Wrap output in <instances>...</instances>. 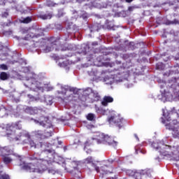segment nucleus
I'll list each match as a JSON object with an SVG mask.
<instances>
[{"label": "nucleus", "instance_id": "a18cd8bd", "mask_svg": "<svg viewBox=\"0 0 179 179\" xmlns=\"http://www.w3.org/2000/svg\"><path fill=\"white\" fill-rule=\"evenodd\" d=\"M129 10H132V7H129Z\"/></svg>", "mask_w": 179, "mask_h": 179}, {"label": "nucleus", "instance_id": "473e14b6", "mask_svg": "<svg viewBox=\"0 0 179 179\" xmlns=\"http://www.w3.org/2000/svg\"><path fill=\"white\" fill-rule=\"evenodd\" d=\"M97 113H99L100 114H102L103 115H104L106 111L103 110V109H99L97 110Z\"/></svg>", "mask_w": 179, "mask_h": 179}, {"label": "nucleus", "instance_id": "ea45409f", "mask_svg": "<svg viewBox=\"0 0 179 179\" xmlns=\"http://www.w3.org/2000/svg\"><path fill=\"white\" fill-rule=\"evenodd\" d=\"M47 90L48 92H50V90H52V87H49Z\"/></svg>", "mask_w": 179, "mask_h": 179}, {"label": "nucleus", "instance_id": "5701e85b", "mask_svg": "<svg viewBox=\"0 0 179 179\" xmlns=\"http://www.w3.org/2000/svg\"><path fill=\"white\" fill-rule=\"evenodd\" d=\"M87 120H88V121H93L94 120V118H96V115H94V114L93 113H89L87 116H86Z\"/></svg>", "mask_w": 179, "mask_h": 179}, {"label": "nucleus", "instance_id": "2f4dec72", "mask_svg": "<svg viewBox=\"0 0 179 179\" xmlns=\"http://www.w3.org/2000/svg\"><path fill=\"white\" fill-rule=\"evenodd\" d=\"M0 179H10L8 175H3L1 176Z\"/></svg>", "mask_w": 179, "mask_h": 179}, {"label": "nucleus", "instance_id": "20e7f679", "mask_svg": "<svg viewBox=\"0 0 179 179\" xmlns=\"http://www.w3.org/2000/svg\"><path fill=\"white\" fill-rule=\"evenodd\" d=\"M152 145L154 149H156V150H159L160 155H162V156H166V157H169L170 160H174L173 152H175V150H177V148H171L170 145H164L163 141L153 143ZM159 148H161V150H159Z\"/></svg>", "mask_w": 179, "mask_h": 179}, {"label": "nucleus", "instance_id": "37998d69", "mask_svg": "<svg viewBox=\"0 0 179 179\" xmlns=\"http://www.w3.org/2000/svg\"><path fill=\"white\" fill-rule=\"evenodd\" d=\"M90 152H92V150H89L88 151H86V153H90Z\"/></svg>", "mask_w": 179, "mask_h": 179}, {"label": "nucleus", "instance_id": "a878e982", "mask_svg": "<svg viewBox=\"0 0 179 179\" xmlns=\"http://www.w3.org/2000/svg\"><path fill=\"white\" fill-rule=\"evenodd\" d=\"M3 160L6 164H9V163H10V162H12V159L9 157H4L3 158Z\"/></svg>", "mask_w": 179, "mask_h": 179}, {"label": "nucleus", "instance_id": "dca6fc26", "mask_svg": "<svg viewBox=\"0 0 179 179\" xmlns=\"http://www.w3.org/2000/svg\"><path fill=\"white\" fill-rule=\"evenodd\" d=\"M39 17L43 20H47V19H51L52 17V13H48L46 14L40 15Z\"/></svg>", "mask_w": 179, "mask_h": 179}, {"label": "nucleus", "instance_id": "4be33fe9", "mask_svg": "<svg viewBox=\"0 0 179 179\" xmlns=\"http://www.w3.org/2000/svg\"><path fill=\"white\" fill-rule=\"evenodd\" d=\"M20 22L21 23H30V22H31V17H27L25 18H22V19L20 20Z\"/></svg>", "mask_w": 179, "mask_h": 179}, {"label": "nucleus", "instance_id": "864d4df0", "mask_svg": "<svg viewBox=\"0 0 179 179\" xmlns=\"http://www.w3.org/2000/svg\"><path fill=\"white\" fill-rule=\"evenodd\" d=\"M84 150H86V147H85Z\"/></svg>", "mask_w": 179, "mask_h": 179}, {"label": "nucleus", "instance_id": "39448f33", "mask_svg": "<svg viewBox=\"0 0 179 179\" xmlns=\"http://www.w3.org/2000/svg\"><path fill=\"white\" fill-rule=\"evenodd\" d=\"M57 93L58 94H62V97H64V100H73V94H71V90H69V87L68 85H62L61 84L57 85Z\"/></svg>", "mask_w": 179, "mask_h": 179}, {"label": "nucleus", "instance_id": "f704fd0d", "mask_svg": "<svg viewBox=\"0 0 179 179\" xmlns=\"http://www.w3.org/2000/svg\"><path fill=\"white\" fill-rule=\"evenodd\" d=\"M24 72H30V70L29 69V67L24 68Z\"/></svg>", "mask_w": 179, "mask_h": 179}, {"label": "nucleus", "instance_id": "8fccbe9b", "mask_svg": "<svg viewBox=\"0 0 179 179\" xmlns=\"http://www.w3.org/2000/svg\"><path fill=\"white\" fill-rule=\"evenodd\" d=\"M64 152H65V150H66V147H64Z\"/></svg>", "mask_w": 179, "mask_h": 179}, {"label": "nucleus", "instance_id": "b1692460", "mask_svg": "<svg viewBox=\"0 0 179 179\" xmlns=\"http://www.w3.org/2000/svg\"><path fill=\"white\" fill-rule=\"evenodd\" d=\"M177 96H178V92L177 91H176V92H174V94H171L169 97H166V100H173V99H176V97H177Z\"/></svg>", "mask_w": 179, "mask_h": 179}, {"label": "nucleus", "instance_id": "412c9836", "mask_svg": "<svg viewBox=\"0 0 179 179\" xmlns=\"http://www.w3.org/2000/svg\"><path fill=\"white\" fill-rule=\"evenodd\" d=\"M105 82H106V85H113L114 83V78H110L108 76H106L104 78Z\"/></svg>", "mask_w": 179, "mask_h": 179}, {"label": "nucleus", "instance_id": "423d86ee", "mask_svg": "<svg viewBox=\"0 0 179 179\" xmlns=\"http://www.w3.org/2000/svg\"><path fill=\"white\" fill-rule=\"evenodd\" d=\"M84 163H85V164H92V166L94 167L96 173H101V174H103V175L108 174V173H110V171L108 169V168L106 165L102 166L99 169V167H97L96 164H94V159H93V157H88L87 158L84 159Z\"/></svg>", "mask_w": 179, "mask_h": 179}, {"label": "nucleus", "instance_id": "f3484780", "mask_svg": "<svg viewBox=\"0 0 179 179\" xmlns=\"http://www.w3.org/2000/svg\"><path fill=\"white\" fill-rule=\"evenodd\" d=\"M55 47H57V45L52 43L43 50V52H50L52 50H54Z\"/></svg>", "mask_w": 179, "mask_h": 179}, {"label": "nucleus", "instance_id": "49530a36", "mask_svg": "<svg viewBox=\"0 0 179 179\" xmlns=\"http://www.w3.org/2000/svg\"><path fill=\"white\" fill-rule=\"evenodd\" d=\"M142 174H145V173H146V171H142Z\"/></svg>", "mask_w": 179, "mask_h": 179}, {"label": "nucleus", "instance_id": "72a5a7b5", "mask_svg": "<svg viewBox=\"0 0 179 179\" xmlns=\"http://www.w3.org/2000/svg\"><path fill=\"white\" fill-rule=\"evenodd\" d=\"M127 174H129V176H135V173L131 170L127 171Z\"/></svg>", "mask_w": 179, "mask_h": 179}, {"label": "nucleus", "instance_id": "09e8293b", "mask_svg": "<svg viewBox=\"0 0 179 179\" xmlns=\"http://www.w3.org/2000/svg\"><path fill=\"white\" fill-rule=\"evenodd\" d=\"M94 45H97V42L93 43Z\"/></svg>", "mask_w": 179, "mask_h": 179}, {"label": "nucleus", "instance_id": "bb28decb", "mask_svg": "<svg viewBox=\"0 0 179 179\" xmlns=\"http://www.w3.org/2000/svg\"><path fill=\"white\" fill-rule=\"evenodd\" d=\"M90 31L91 33L93 31H99V27L97 25H92L90 27Z\"/></svg>", "mask_w": 179, "mask_h": 179}, {"label": "nucleus", "instance_id": "79ce46f5", "mask_svg": "<svg viewBox=\"0 0 179 179\" xmlns=\"http://www.w3.org/2000/svg\"><path fill=\"white\" fill-rule=\"evenodd\" d=\"M126 2L130 3L132 2V0H126Z\"/></svg>", "mask_w": 179, "mask_h": 179}, {"label": "nucleus", "instance_id": "c756f323", "mask_svg": "<svg viewBox=\"0 0 179 179\" xmlns=\"http://www.w3.org/2000/svg\"><path fill=\"white\" fill-rule=\"evenodd\" d=\"M46 5L47 6H54V3L52 1L48 0L46 2Z\"/></svg>", "mask_w": 179, "mask_h": 179}, {"label": "nucleus", "instance_id": "1a4fd4ad", "mask_svg": "<svg viewBox=\"0 0 179 179\" xmlns=\"http://www.w3.org/2000/svg\"><path fill=\"white\" fill-rule=\"evenodd\" d=\"M34 122L36 124H39V125L45 127V128H51V127H52L51 122L48 120V117H41L39 120H34Z\"/></svg>", "mask_w": 179, "mask_h": 179}, {"label": "nucleus", "instance_id": "5fc2aeb1", "mask_svg": "<svg viewBox=\"0 0 179 179\" xmlns=\"http://www.w3.org/2000/svg\"><path fill=\"white\" fill-rule=\"evenodd\" d=\"M163 115H164V113H163Z\"/></svg>", "mask_w": 179, "mask_h": 179}, {"label": "nucleus", "instance_id": "3c124183", "mask_svg": "<svg viewBox=\"0 0 179 179\" xmlns=\"http://www.w3.org/2000/svg\"><path fill=\"white\" fill-rule=\"evenodd\" d=\"M138 152H140V153H142V150H139Z\"/></svg>", "mask_w": 179, "mask_h": 179}, {"label": "nucleus", "instance_id": "4468645a", "mask_svg": "<svg viewBox=\"0 0 179 179\" xmlns=\"http://www.w3.org/2000/svg\"><path fill=\"white\" fill-rule=\"evenodd\" d=\"M114 101V99L110 96H105L103 98V100L101 101L102 106L104 107H107L108 106V103H113Z\"/></svg>", "mask_w": 179, "mask_h": 179}, {"label": "nucleus", "instance_id": "de8ad7c7", "mask_svg": "<svg viewBox=\"0 0 179 179\" xmlns=\"http://www.w3.org/2000/svg\"><path fill=\"white\" fill-rule=\"evenodd\" d=\"M175 82H179V79H175Z\"/></svg>", "mask_w": 179, "mask_h": 179}, {"label": "nucleus", "instance_id": "9d476101", "mask_svg": "<svg viewBox=\"0 0 179 179\" xmlns=\"http://www.w3.org/2000/svg\"><path fill=\"white\" fill-rule=\"evenodd\" d=\"M107 135L103 133H96L92 138L93 141H96V143H106V138Z\"/></svg>", "mask_w": 179, "mask_h": 179}, {"label": "nucleus", "instance_id": "e433bc0d", "mask_svg": "<svg viewBox=\"0 0 179 179\" xmlns=\"http://www.w3.org/2000/svg\"><path fill=\"white\" fill-rule=\"evenodd\" d=\"M51 156H52V155L51 154V152H49L48 155V157L51 159Z\"/></svg>", "mask_w": 179, "mask_h": 179}, {"label": "nucleus", "instance_id": "c85d7f7f", "mask_svg": "<svg viewBox=\"0 0 179 179\" xmlns=\"http://www.w3.org/2000/svg\"><path fill=\"white\" fill-rule=\"evenodd\" d=\"M27 96H28L30 101H36V100H37L34 96H33V95L28 94Z\"/></svg>", "mask_w": 179, "mask_h": 179}, {"label": "nucleus", "instance_id": "c9c22d12", "mask_svg": "<svg viewBox=\"0 0 179 179\" xmlns=\"http://www.w3.org/2000/svg\"><path fill=\"white\" fill-rule=\"evenodd\" d=\"M8 13L7 12H6V13H4L3 15H2V16H3V17H6L7 16H8Z\"/></svg>", "mask_w": 179, "mask_h": 179}, {"label": "nucleus", "instance_id": "f8f14e48", "mask_svg": "<svg viewBox=\"0 0 179 179\" xmlns=\"http://www.w3.org/2000/svg\"><path fill=\"white\" fill-rule=\"evenodd\" d=\"M35 135L36 138H40V139H45V138H50V136H52V133L48 131L43 135V131H35Z\"/></svg>", "mask_w": 179, "mask_h": 179}, {"label": "nucleus", "instance_id": "393cba45", "mask_svg": "<svg viewBox=\"0 0 179 179\" xmlns=\"http://www.w3.org/2000/svg\"><path fill=\"white\" fill-rule=\"evenodd\" d=\"M34 37H37V36H35L33 34V33H31L24 37V40H31V38H34Z\"/></svg>", "mask_w": 179, "mask_h": 179}, {"label": "nucleus", "instance_id": "6e6552de", "mask_svg": "<svg viewBox=\"0 0 179 179\" xmlns=\"http://www.w3.org/2000/svg\"><path fill=\"white\" fill-rule=\"evenodd\" d=\"M124 119L121 118V116L120 115H113L111 116L108 119V121L110 124H112V122H114V124H116V125L119 127L121 128L122 127V121Z\"/></svg>", "mask_w": 179, "mask_h": 179}, {"label": "nucleus", "instance_id": "6ab92c4d", "mask_svg": "<svg viewBox=\"0 0 179 179\" xmlns=\"http://www.w3.org/2000/svg\"><path fill=\"white\" fill-rule=\"evenodd\" d=\"M0 79L1 80H7V79H9V75L5 72H1L0 73Z\"/></svg>", "mask_w": 179, "mask_h": 179}, {"label": "nucleus", "instance_id": "a211bd4d", "mask_svg": "<svg viewBox=\"0 0 179 179\" xmlns=\"http://www.w3.org/2000/svg\"><path fill=\"white\" fill-rule=\"evenodd\" d=\"M52 96H45V102L48 106H51L52 104Z\"/></svg>", "mask_w": 179, "mask_h": 179}, {"label": "nucleus", "instance_id": "2eb2a0df", "mask_svg": "<svg viewBox=\"0 0 179 179\" xmlns=\"http://www.w3.org/2000/svg\"><path fill=\"white\" fill-rule=\"evenodd\" d=\"M105 143H108L109 145H112L113 146H117V142L114 141V139L108 135H106V138L105 140Z\"/></svg>", "mask_w": 179, "mask_h": 179}, {"label": "nucleus", "instance_id": "a19ab883", "mask_svg": "<svg viewBox=\"0 0 179 179\" xmlns=\"http://www.w3.org/2000/svg\"><path fill=\"white\" fill-rule=\"evenodd\" d=\"M2 48H3V45H2L1 44H0V50H2Z\"/></svg>", "mask_w": 179, "mask_h": 179}, {"label": "nucleus", "instance_id": "7c9ffc66", "mask_svg": "<svg viewBox=\"0 0 179 179\" xmlns=\"http://www.w3.org/2000/svg\"><path fill=\"white\" fill-rule=\"evenodd\" d=\"M29 144L31 148H36V143H34L33 141H29Z\"/></svg>", "mask_w": 179, "mask_h": 179}, {"label": "nucleus", "instance_id": "603ef678", "mask_svg": "<svg viewBox=\"0 0 179 179\" xmlns=\"http://www.w3.org/2000/svg\"><path fill=\"white\" fill-rule=\"evenodd\" d=\"M169 94H166V96H169Z\"/></svg>", "mask_w": 179, "mask_h": 179}, {"label": "nucleus", "instance_id": "0eeeda50", "mask_svg": "<svg viewBox=\"0 0 179 179\" xmlns=\"http://www.w3.org/2000/svg\"><path fill=\"white\" fill-rule=\"evenodd\" d=\"M166 128L169 129V131H172L173 138H179V122L177 120H174L169 124L166 123Z\"/></svg>", "mask_w": 179, "mask_h": 179}, {"label": "nucleus", "instance_id": "6e6d98bb", "mask_svg": "<svg viewBox=\"0 0 179 179\" xmlns=\"http://www.w3.org/2000/svg\"><path fill=\"white\" fill-rule=\"evenodd\" d=\"M178 86H179V84H178Z\"/></svg>", "mask_w": 179, "mask_h": 179}, {"label": "nucleus", "instance_id": "7ed1b4c3", "mask_svg": "<svg viewBox=\"0 0 179 179\" xmlns=\"http://www.w3.org/2000/svg\"><path fill=\"white\" fill-rule=\"evenodd\" d=\"M26 87H29L31 90H45L47 87L45 84L41 83L38 81V76L34 73H29L28 77L26 78V80L24 83Z\"/></svg>", "mask_w": 179, "mask_h": 179}, {"label": "nucleus", "instance_id": "f03ea898", "mask_svg": "<svg viewBox=\"0 0 179 179\" xmlns=\"http://www.w3.org/2000/svg\"><path fill=\"white\" fill-rule=\"evenodd\" d=\"M31 160H37L36 165L33 164H20V166L29 173H43L45 169V164L48 162V159H38L37 157H31Z\"/></svg>", "mask_w": 179, "mask_h": 179}, {"label": "nucleus", "instance_id": "cd10ccee", "mask_svg": "<svg viewBox=\"0 0 179 179\" xmlns=\"http://www.w3.org/2000/svg\"><path fill=\"white\" fill-rule=\"evenodd\" d=\"M0 68L3 71H8V66L6 64H1Z\"/></svg>", "mask_w": 179, "mask_h": 179}, {"label": "nucleus", "instance_id": "9b49d317", "mask_svg": "<svg viewBox=\"0 0 179 179\" xmlns=\"http://www.w3.org/2000/svg\"><path fill=\"white\" fill-rule=\"evenodd\" d=\"M87 91L91 92L90 96V97H93L92 101H99V100H100V96L98 92L93 91L92 88H87V90L85 91V94Z\"/></svg>", "mask_w": 179, "mask_h": 179}, {"label": "nucleus", "instance_id": "58836bf2", "mask_svg": "<svg viewBox=\"0 0 179 179\" xmlns=\"http://www.w3.org/2000/svg\"><path fill=\"white\" fill-rule=\"evenodd\" d=\"M135 138L137 139V141H139V138H138V135L134 134Z\"/></svg>", "mask_w": 179, "mask_h": 179}, {"label": "nucleus", "instance_id": "c03bdc74", "mask_svg": "<svg viewBox=\"0 0 179 179\" xmlns=\"http://www.w3.org/2000/svg\"><path fill=\"white\" fill-rule=\"evenodd\" d=\"M73 164H76V165L78 166V162H73Z\"/></svg>", "mask_w": 179, "mask_h": 179}, {"label": "nucleus", "instance_id": "aec40b11", "mask_svg": "<svg viewBox=\"0 0 179 179\" xmlns=\"http://www.w3.org/2000/svg\"><path fill=\"white\" fill-rule=\"evenodd\" d=\"M53 162H57V163H58L59 164H61L62 163H64L65 161L63 159L62 157L56 156V157H54Z\"/></svg>", "mask_w": 179, "mask_h": 179}, {"label": "nucleus", "instance_id": "4c0bfd02", "mask_svg": "<svg viewBox=\"0 0 179 179\" xmlns=\"http://www.w3.org/2000/svg\"><path fill=\"white\" fill-rule=\"evenodd\" d=\"M108 163H113L114 160H113V159H108Z\"/></svg>", "mask_w": 179, "mask_h": 179}, {"label": "nucleus", "instance_id": "f257e3e1", "mask_svg": "<svg viewBox=\"0 0 179 179\" xmlns=\"http://www.w3.org/2000/svg\"><path fill=\"white\" fill-rule=\"evenodd\" d=\"M22 129V125L19 124V122H16L14 124H12L10 126L8 125L7 127V136H10L13 138V139H15V141H19V138L20 141H23L24 142H26V139L29 141L30 139V135H29V133L26 131H20ZM20 134L19 136V138L14 137L15 134ZM26 138V139H24Z\"/></svg>", "mask_w": 179, "mask_h": 179}, {"label": "nucleus", "instance_id": "ddd939ff", "mask_svg": "<svg viewBox=\"0 0 179 179\" xmlns=\"http://www.w3.org/2000/svg\"><path fill=\"white\" fill-rule=\"evenodd\" d=\"M25 111L28 114L34 115V114H40V113H42L43 110L36 107L35 108L27 107L26 108Z\"/></svg>", "mask_w": 179, "mask_h": 179}]
</instances>
